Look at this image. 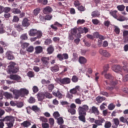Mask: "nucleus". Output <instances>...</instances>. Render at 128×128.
<instances>
[{
    "label": "nucleus",
    "mask_w": 128,
    "mask_h": 128,
    "mask_svg": "<svg viewBox=\"0 0 128 128\" xmlns=\"http://www.w3.org/2000/svg\"><path fill=\"white\" fill-rule=\"evenodd\" d=\"M30 124H30V122L28 120L24 121L21 124V126H24V128H28V126H30Z\"/></svg>",
    "instance_id": "c85d7f7f"
},
{
    "label": "nucleus",
    "mask_w": 128,
    "mask_h": 128,
    "mask_svg": "<svg viewBox=\"0 0 128 128\" xmlns=\"http://www.w3.org/2000/svg\"><path fill=\"white\" fill-rule=\"evenodd\" d=\"M20 39L24 40H28V35L26 34H23L20 36Z\"/></svg>",
    "instance_id": "bf43d9fd"
},
{
    "label": "nucleus",
    "mask_w": 128,
    "mask_h": 128,
    "mask_svg": "<svg viewBox=\"0 0 128 128\" xmlns=\"http://www.w3.org/2000/svg\"><path fill=\"white\" fill-rule=\"evenodd\" d=\"M28 76L29 78H34V72L32 71H30L28 73Z\"/></svg>",
    "instance_id": "4d7b16f0"
},
{
    "label": "nucleus",
    "mask_w": 128,
    "mask_h": 128,
    "mask_svg": "<svg viewBox=\"0 0 128 128\" xmlns=\"http://www.w3.org/2000/svg\"><path fill=\"white\" fill-rule=\"evenodd\" d=\"M92 112L96 114V116H98L100 114V112L98 110L96 106H92Z\"/></svg>",
    "instance_id": "bb28decb"
},
{
    "label": "nucleus",
    "mask_w": 128,
    "mask_h": 128,
    "mask_svg": "<svg viewBox=\"0 0 128 128\" xmlns=\"http://www.w3.org/2000/svg\"><path fill=\"white\" fill-rule=\"evenodd\" d=\"M2 10L3 12H5V14H8L10 12L12 8L10 7H4V6H2Z\"/></svg>",
    "instance_id": "4be33fe9"
},
{
    "label": "nucleus",
    "mask_w": 128,
    "mask_h": 128,
    "mask_svg": "<svg viewBox=\"0 0 128 128\" xmlns=\"http://www.w3.org/2000/svg\"><path fill=\"white\" fill-rule=\"evenodd\" d=\"M71 80L72 82H78V78L76 76L74 75L72 76Z\"/></svg>",
    "instance_id": "f704fd0d"
},
{
    "label": "nucleus",
    "mask_w": 128,
    "mask_h": 128,
    "mask_svg": "<svg viewBox=\"0 0 128 128\" xmlns=\"http://www.w3.org/2000/svg\"><path fill=\"white\" fill-rule=\"evenodd\" d=\"M70 92L72 94H76V92H78V91H76V89H74V88L70 90Z\"/></svg>",
    "instance_id": "338daca9"
},
{
    "label": "nucleus",
    "mask_w": 128,
    "mask_h": 128,
    "mask_svg": "<svg viewBox=\"0 0 128 128\" xmlns=\"http://www.w3.org/2000/svg\"><path fill=\"white\" fill-rule=\"evenodd\" d=\"M37 96L38 100H40V102H42V100L45 98L44 94V93H39L37 94Z\"/></svg>",
    "instance_id": "b1692460"
},
{
    "label": "nucleus",
    "mask_w": 128,
    "mask_h": 128,
    "mask_svg": "<svg viewBox=\"0 0 128 128\" xmlns=\"http://www.w3.org/2000/svg\"><path fill=\"white\" fill-rule=\"evenodd\" d=\"M20 92L21 94L22 98H24V96H28V94H29L28 90L26 88L20 89Z\"/></svg>",
    "instance_id": "f8f14e48"
},
{
    "label": "nucleus",
    "mask_w": 128,
    "mask_h": 128,
    "mask_svg": "<svg viewBox=\"0 0 128 128\" xmlns=\"http://www.w3.org/2000/svg\"><path fill=\"white\" fill-rule=\"evenodd\" d=\"M44 96L46 98H52V95L50 94V92H46L44 94Z\"/></svg>",
    "instance_id": "ea45409f"
},
{
    "label": "nucleus",
    "mask_w": 128,
    "mask_h": 128,
    "mask_svg": "<svg viewBox=\"0 0 128 128\" xmlns=\"http://www.w3.org/2000/svg\"><path fill=\"white\" fill-rule=\"evenodd\" d=\"M52 94L53 96H54L58 98V100H61V98H62L64 97V95H62V93H60V92L58 90L56 91V92H53Z\"/></svg>",
    "instance_id": "1a4fd4ad"
},
{
    "label": "nucleus",
    "mask_w": 128,
    "mask_h": 128,
    "mask_svg": "<svg viewBox=\"0 0 128 128\" xmlns=\"http://www.w3.org/2000/svg\"><path fill=\"white\" fill-rule=\"evenodd\" d=\"M42 128H50V125L48 124L45 122V123H42Z\"/></svg>",
    "instance_id": "69168bd1"
},
{
    "label": "nucleus",
    "mask_w": 128,
    "mask_h": 128,
    "mask_svg": "<svg viewBox=\"0 0 128 128\" xmlns=\"http://www.w3.org/2000/svg\"><path fill=\"white\" fill-rule=\"evenodd\" d=\"M0 122H8L6 124L9 128H12L14 126V118L12 116H6L3 119L0 120Z\"/></svg>",
    "instance_id": "f03ea898"
},
{
    "label": "nucleus",
    "mask_w": 128,
    "mask_h": 128,
    "mask_svg": "<svg viewBox=\"0 0 128 128\" xmlns=\"http://www.w3.org/2000/svg\"><path fill=\"white\" fill-rule=\"evenodd\" d=\"M100 94H102V96H106V98L108 97V93L106 92L102 91L100 92Z\"/></svg>",
    "instance_id": "680f3d73"
},
{
    "label": "nucleus",
    "mask_w": 128,
    "mask_h": 128,
    "mask_svg": "<svg viewBox=\"0 0 128 128\" xmlns=\"http://www.w3.org/2000/svg\"><path fill=\"white\" fill-rule=\"evenodd\" d=\"M117 12V10H113L110 12V14H111V16L114 18H118V15H116Z\"/></svg>",
    "instance_id": "473e14b6"
},
{
    "label": "nucleus",
    "mask_w": 128,
    "mask_h": 128,
    "mask_svg": "<svg viewBox=\"0 0 128 128\" xmlns=\"http://www.w3.org/2000/svg\"><path fill=\"white\" fill-rule=\"evenodd\" d=\"M125 6L124 5H119L117 6V8L118 10H120V12H122L123 10H124Z\"/></svg>",
    "instance_id": "58836bf2"
},
{
    "label": "nucleus",
    "mask_w": 128,
    "mask_h": 128,
    "mask_svg": "<svg viewBox=\"0 0 128 128\" xmlns=\"http://www.w3.org/2000/svg\"><path fill=\"white\" fill-rule=\"evenodd\" d=\"M78 32V29L74 28L71 30V34L72 36H76Z\"/></svg>",
    "instance_id": "09e8293b"
},
{
    "label": "nucleus",
    "mask_w": 128,
    "mask_h": 128,
    "mask_svg": "<svg viewBox=\"0 0 128 128\" xmlns=\"http://www.w3.org/2000/svg\"><path fill=\"white\" fill-rule=\"evenodd\" d=\"M54 88V84H50L48 86V90L50 92H52Z\"/></svg>",
    "instance_id": "5fc2aeb1"
},
{
    "label": "nucleus",
    "mask_w": 128,
    "mask_h": 128,
    "mask_svg": "<svg viewBox=\"0 0 128 128\" xmlns=\"http://www.w3.org/2000/svg\"><path fill=\"white\" fill-rule=\"evenodd\" d=\"M114 31L116 34H120V29L118 26H114Z\"/></svg>",
    "instance_id": "49530a36"
},
{
    "label": "nucleus",
    "mask_w": 128,
    "mask_h": 128,
    "mask_svg": "<svg viewBox=\"0 0 128 128\" xmlns=\"http://www.w3.org/2000/svg\"><path fill=\"white\" fill-rule=\"evenodd\" d=\"M96 100L100 104V102H102L104 100H106V98L98 96L96 98Z\"/></svg>",
    "instance_id": "393cba45"
},
{
    "label": "nucleus",
    "mask_w": 128,
    "mask_h": 128,
    "mask_svg": "<svg viewBox=\"0 0 128 128\" xmlns=\"http://www.w3.org/2000/svg\"><path fill=\"white\" fill-rule=\"evenodd\" d=\"M104 118H100L99 120H96L94 121V124L97 126H102V124H104Z\"/></svg>",
    "instance_id": "a211bd4d"
},
{
    "label": "nucleus",
    "mask_w": 128,
    "mask_h": 128,
    "mask_svg": "<svg viewBox=\"0 0 128 128\" xmlns=\"http://www.w3.org/2000/svg\"><path fill=\"white\" fill-rule=\"evenodd\" d=\"M68 112H70V114H71L72 115L76 114V109H72V108H70L68 109Z\"/></svg>",
    "instance_id": "a18cd8bd"
},
{
    "label": "nucleus",
    "mask_w": 128,
    "mask_h": 128,
    "mask_svg": "<svg viewBox=\"0 0 128 128\" xmlns=\"http://www.w3.org/2000/svg\"><path fill=\"white\" fill-rule=\"evenodd\" d=\"M23 26H30V22L28 18H24L22 22Z\"/></svg>",
    "instance_id": "412c9836"
},
{
    "label": "nucleus",
    "mask_w": 128,
    "mask_h": 128,
    "mask_svg": "<svg viewBox=\"0 0 128 128\" xmlns=\"http://www.w3.org/2000/svg\"><path fill=\"white\" fill-rule=\"evenodd\" d=\"M58 82H60V84H70L71 82V80L69 78H64L58 79Z\"/></svg>",
    "instance_id": "39448f33"
},
{
    "label": "nucleus",
    "mask_w": 128,
    "mask_h": 128,
    "mask_svg": "<svg viewBox=\"0 0 128 128\" xmlns=\"http://www.w3.org/2000/svg\"><path fill=\"white\" fill-rule=\"evenodd\" d=\"M78 62L80 64H86L88 62V60L86 58L82 56L79 57L78 58Z\"/></svg>",
    "instance_id": "2eb2a0df"
},
{
    "label": "nucleus",
    "mask_w": 128,
    "mask_h": 128,
    "mask_svg": "<svg viewBox=\"0 0 128 128\" xmlns=\"http://www.w3.org/2000/svg\"><path fill=\"white\" fill-rule=\"evenodd\" d=\"M8 70L10 74H16L18 72V68L16 66L14 62H10L8 66Z\"/></svg>",
    "instance_id": "7ed1b4c3"
},
{
    "label": "nucleus",
    "mask_w": 128,
    "mask_h": 128,
    "mask_svg": "<svg viewBox=\"0 0 128 128\" xmlns=\"http://www.w3.org/2000/svg\"><path fill=\"white\" fill-rule=\"evenodd\" d=\"M14 26L15 28H16L18 32H22V30H23L22 28V26L20 25V24H16Z\"/></svg>",
    "instance_id": "72a5a7b5"
},
{
    "label": "nucleus",
    "mask_w": 128,
    "mask_h": 128,
    "mask_svg": "<svg viewBox=\"0 0 128 128\" xmlns=\"http://www.w3.org/2000/svg\"><path fill=\"white\" fill-rule=\"evenodd\" d=\"M35 50L36 54H40V52H42V47L40 46L36 47Z\"/></svg>",
    "instance_id": "c756f323"
},
{
    "label": "nucleus",
    "mask_w": 128,
    "mask_h": 128,
    "mask_svg": "<svg viewBox=\"0 0 128 128\" xmlns=\"http://www.w3.org/2000/svg\"><path fill=\"white\" fill-rule=\"evenodd\" d=\"M31 110H33L34 112H38V110H40V108H38V106H33L31 108Z\"/></svg>",
    "instance_id": "3c124183"
},
{
    "label": "nucleus",
    "mask_w": 128,
    "mask_h": 128,
    "mask_svg": "<svg viewBox=\"0 0 128 128\" xmlns=\"http://www.w3.org/2000/svg\"><path fill=\"white\" fill-rule=\"evenodd\" d=\"M41 60L42 62V64L44 66H48L49 64L48 61L50 60V58L48 57H42Z\"/></svg>",
    "instance_id": "4468645a"
},
{
    "label": "nucleus",
    "mask_w": 128,
    "mask_h": 128,
    "mask_svg": "<svg viewBox=\"0 0 128 128\" xmlns=\"http://www.w3.org/2000/svg\"><path fill=\"white\" fill-rule=\"evenodd\" d=\"M50 70L53 72H56L60 70V66H58V65L56 64L54 66L50 68Z\"/></svg>",
    "instance_id": "6ab92c4d"
},
{
    "label": "nucleus",
    "mask_w": 128,
    "mask_h": 128,
    "mask_svg": "<svg viewBox=\"0 0 128 128\" xmlns=\"http://www.w3.org/2000/svg\"><path fill=\"white\" fill-rule=\"evenodd\" d=\"M108 64H107L104 66V71L102 72V74H104L108 72Z\"/></svg>",
    "instance_id": "4c0bfd02"
},
{
    "label": "nucleus",
    "mask_w": 128,
    "mask_h": 128,
    "mask_svg": "<svg viewBox=\"0 0 128 128\" xmlns=\"http://www.w3.org/2000/svg\"><path fill=\"white\" fill-rule=\"evenodd\" d=\"M12 12L14 14H20L21 11L18 8H14L12 9Z\"/></svg>",
    "instance_id": "7c9ffc66"
},
{
    "label": "nucleus",
    "mask_w": 128,
    "mask_h": 128,
    "mask_svg": "<svg viewBox=\"0 0 128 128\" xmlns=\"http://www.w3.org/2000/svg\"><path fill=\"white\" fill-rule=\"evenodd\" d=\"M99 52L100 54L104 56H105L106 58H110V54L108 53V52L106 50L100 49Z\"/></svg>",
    "instance_id": "6e6552de"
},
{
    "label": "nucleus",
    "mask_w": 128,
    "mask_h": 128,
    "mask_svg": "<svg viewBox=\"0 0 128 128\" xmlns=\"http://www.w3.org/2000/svg\"><path fill=\"white\" fill-rule=\"evenodd\" d=\"M57 122L58 124H62L64 122V119L62 117H60L59 118H57Z\"/></svg>",
    "instance_id": "e433bc0d"
},
{
    "label": "nucleus",
    "mask_w": 128,
    "mask_h": 128,
    "mask_svg": "<svg viewBox=\"0 0 128 128\" xmlns=\"http://www.w3.org/2000/svg\"><path fill=\"white\" fill-rule=\"evenodd\" d=\"M6 56L10 60H14V56L12 55V51H8L6 52Z\"/></svg>",
    "instance_id": "f3484780"
},
{
    "label": "nucleus",
    "mask_w": 128,
    "mask_h": 128,
    "mask_svg": "<svg viewBox=\"0 0 128 128\" xmlns=\"http://www.w3.org/2000/svg\"><path fill=\"white\" fill-rule=\"evenodd\" d=\"M100 16V14L98 10L94 11L92 13V18H98Z\"/></svg>",
    "instance_id": "a878e982"
},
{
    "label": "nucleus",
    "mask_w": 128,
    "mask_h": 128,
    "mask_svg": "<svg viewBox=\"0 0 128 128\" xmlns=\"http://www.w3.org/2000/svg\"><path fill=\"white\" fill-rule=\"evenodd\" d=\"M58 26V28H62V25L58 22H54V24H52L50 26L51 28H52V30H58V27L54 26Z\"/></svg>",
    "instance_id": "dca6fc26"
},
{
    "label": "nucleus",
    "mask_w": 128,
    "mask_h": 128,
    "mask_svg": "<svg viewBox=\"0 0 128 128\" xmlns=\"http://www.w3.org/2000/svg\"><path fill=\"white\" fill-rule=\"evenodd\" d=\"M38 30L36 29H32L30 30L29 36H34L36 34Z\"/></svg>",
    "instance_id": "5701e85b"
},
{
    "label": "nucleus",
    "mask_w": 128,
    "mask_h": 128,
    "mask_svg": "<svg viewBox=\"0 0 128 128\" xmlns=\"http://www.w3.org/2000/svg\"><path fill=\"white\" fill-rule=\"evenodd\" d=\"M89 110L88 106L86 104L83 105L82 106H79L78 112L79 116L78 120L82 122H86V112Z\"/></svg>",
    "instance_id": "f257e3e1"
},
{
    "label": "nucleus",
    "mask_w": 128,
    "mask_h": 128,
    "mask_svg": "<svg viewBox=\"0 0 128 128\" xmlns=\"http://www.w3.org/2000/svg\"><path fill=\"white\" fill-rule=\"evenodd\" d=\"M78 10H80V12H84V10H86V8L82 6H78Z\"/></svg>",
    "instance_id": "052dcab7"
},
{
    "label": "nucleus",
    "mask_w": 128,
    "mask_h": 128,
    "mask_svg": "<svg viewBox=\"0 0 128 128\" xmlns=\"http://www.w3.org/2000/svg\"><path fill=\"white\" fill-rule=\"evenodd\" d=\"M39 120H40V122H48V118H46L45 117L40 116L39 118Z\"/></svg>",
    "instance_id": "8fccbe9b"
},
{
    "label": "nucleus",
    "mask_w": 128,
    "mask_h": 128,
    "mask_svg": "<svg viewBox=\"0 0 128 128\" xmlns=\"http://www.w3.org/2000/svg\"><path fill=\"white\" fill-rule=\"evenodd\" d=\"M4 94L6 98H12V95L8 92H5Z\"/></svg>",
    "instance_id": "864d4df0"
},
{
    "label": "nucleus",
    "mask_w": 128,
    "mask_h": 128,
    "mask_svg": "<svg viewBox=\"0 0 128 128\" xmlns=\"http://www.w3.org/2000/svg\"><path fill=\"white\" fill-rule=\"evenodd\" d=\"M52 42V40L50 38L46 39L44 41V44L46 46H48V44H50Z\"/></svg>",
    "instance_id": "79ce46f5"
},
{
    "label": "nucleus",
    "mask_w": 128,
    "mask_h": 128,
    "mask_svg": "<svg viewBox=\"0 0 128 128\" xmlns=\"http://www.w3.org/2000/svg\"><path fill=\"white\" fill-rule=\"evenodd\" d=\"M10 78L16 80L17 82H22V77L18 74H11L10 76Z\"/></svg>",
    "instance_id": "423d86ee"
},
{
    "label": "nucleus",
    "mask_w": 128,
    "mask_h": 128,
    "mask_svg": "<svg viewBox=\"0 0 128 128\" xmlns=\"http://www.w3.org/2000/svg\"><path fill=\"white\" fill-rule=\"evenodd\" d=\"M118 20H119V22H124L126 20V18L124 16H120L119 18L117 17V18H116Z\"/></svg>",
    "instance_id": "6e6d98bb"
},
{
    "label": "nucleus",
    "mask_w": 128,
    "mask_h": 128,
    "mask_svg": "<svg viewBox=\"0 0 128 128\" xmlns=\"http://www.w3.org/2000/svg\"><path fill=\"white\" fill-rule=\"evenodd\" d=\"M12 92L14 96V98L18 100L20 96H21L20 90H14Z\"/></svg>",
    "instance_id": "9d476101"
},
{
    "label": "nucleus",
    "mask_w": 128,
    "mask_h": 128,
    "mask_svg": "<svg viewBox=\"0 0 128 128\" xmlns=\"http://www.w3.org/2000/svg\"><path fill=\"white\" fill-rule=\"evenodd\" d=\"M112 126V123L110 122L106 121L104 124L105 128H110Z\"/></svg>",
    "instance_id": "37998d69"
},
{
    "label": "nucleus",
    "mask_w": 128,
    "mask_h": 128,
    "mask_svg": "<svg viewBox=\"0 0 128 128\" xmlns=\"http://www.w3.org/2000/svg\"><path fill=\"white\" fill-rule=\"evenodd\" d=\"M113 122L116 126V127H114L112 126L113 128H118V125L120 124V120L118 118H115L113 119Z\"/></svg>",
    "instance_id": "cd10ccee"
},
{
    "label": "nucleus",
    "mask_w": 128,
    "mask_h": 128,
    "mask_svg": "<svg viewBox=\"0 0 128 128\" xmlns=\"http://www.w3.org/2000/svg\"><path fill=\"white\" fill-rule=\"evenodd\" d=\"M60 113L58 112H56L53 114V116L55 120H57L58 118H60Z\"/></svg>",
    "instance_id": "603ef678"
},
{
    "label": "nucleus",
    "mask_w": 128,
    "mask_h": 128,
    "mask_svg": "<svg viewBox=\"0 0 128 128\" xmlns=\"http://www.w3.org/2000/svg\"><path fill=\"white\" fill-rule=\"evenodd\" d=\"M52 12V8L49 6H48L43 9V12L44 14H50Z\"/></svg>",
    "instance_id": "9b49d317"
},
{
    "label": "nucleus",
    "mask_w": 128,
    "mask_h": 128,
    "mask_svg": "<svg viewBox=\"0 0 128 128\" xmlns=\"http://www.w3.org/2000/svg\"><path fill=\"white\" fill-rule=\"evenodd\" d=\"M57 58L59 60H68V54L64 53L63 54H58L57 55Z\"/></svg>",
    "instance_id": "0eeeda50"
},
{
    "label": "nucleus",
    "mask_w": 128,
    "mask_h": 128,
    "mask_svg": "<svg viewBox=\"0 0 128 128\" xmlns=\"http://www.w3.org/2000/svg\"><path fill=\"white\" fill-rule=\"evenodd\" d=\"M47 52L49 54H52L54 52V48L52 45H50L47 48Z\"/></svg>",
    "instance_id": "aec40b11"
},
{
    "label": "nucleus",
    "mask_w": 128,
    "mask_h": 128,
    "mask_svg": "<svg viewBox=\"0 0 128 128\" xmlns=\"http://www.w3.org/2000/svg\"><path fill=\"white\" fill-rule=\"evenodd\" d=\"M96 38H99V40H104V37L98 34V33L96 34Z\"/></svg>",
    "instance_id": "c03bdc74"
},
{
    "label": "nucleus",
    "mask_w": 128,
    "mask_h": 128,
    "mask_svg": "<svg viewBox=\"0 0 128 128\" xmlns=\"http://www.w3.org/2000/svg\"><path fill=\"white\" fill-rule=\"evenodd\" d=\"M40 8H36L34 10V14L35 16H38V14H40Z\"/></svg>",
    "instance_id": "a19ab883"
},
{
    "label": "nucleus",
    "mask_w": 128,
    "mask_h": 128,
    "mask_svg": "<svg viewBox=\"0 0 128 128\" xmlns=\"http://www.w3.org/2000/svg\"><path fill=\"white\" fill-rule=\"evenodd\" d=\"M32 90H33V92H34V94H36V92H38V86H34L32 88Z\"/></svg>",
    "instance_id": "774afa93"
},
{
    "label": "nucleus",
    "mask_w": 128,
    "mask_h": 128,
    "mask_svg": "<svg viewBox=\"0 0 128 128\" xmlns=\"http://www.w3.org/2000/svg\"><path fill=\"white\" fill-rule=\"evenodd\" d=\"M112 70L115 72H118L122 70V67L120 65H114L112 66Z\"/></svg>",
    "instance_id": "ddd939ff"
},
{
    "label": "nucleus",
    "mask_w": 128,
    "mask_h": 128,
    "mask_svg": "<svg viewBox=\"0 0 128 128\" xmlns=\"http://www.w3.org/2000/svg\"><path fill=\"white\" fill-rule=\"evenodd\" d=\"M92 22L94 24L98 25L100 24V21L98 19L92 20Z\"/></svg>",
    "instance_id": "0e129e2a"
},
{
    "label": "nucleus",
    "mask_w": 128,
    "mask_h": 128,
    "mask_svg": "<svg viewBox=\"0 0 128 128\" xmlns=\"http://www.w3.org/2000/svg\"><path fill=\"white\" fill-rule=\"evenodd\" d=\"M120 120L121 122H124V124L126 123L128 119H126L124 116H121L120 118Z\"/></svg>",
    "instance_id": "e2e57ef3"
},
{
    "label": "nucleus",
    "mask_w": 128,
    "mask_h": 128,
    "mask_svg": "<svg viewBox=\"0 0 128 128\" xmlns=\"http://www.w3.org/2000/svg\"><path fill=\"white\" fill-rule=\"evenodd\" d=\"M6 30H4V24H2L0 26V34H4Z\"/></svg>",
    "instance_id": "c9c22d12"
},
{
    "label": "nucleus",
    "mask_w": 128,
    "mask_h": 128,
    "mask_svg": "<svg viewBox=\"0 0 128 128\" xmlns=\"http://www.w3.org/2000/svg\"><path fill=\"white\" fill-rule=\"evenodd\" d=\"M36 35L38 38H40L42 36V32L41 31L38 30L36 33Z\"/></svg>",
    "instance_id": "de8ad7c7"
},
{
    "label": "nucleus",
    "mask_w": 128,
    "mask_h": 128,
    "mask_svg": "<svg viewBox=\"0 0 128 128\" xmlns=\"http://www.w3.org/2000/svg\"><path fill=\"white\" fill-rule=\"evenodd\" d=\"M105 84H106V90H113L114 88V86H116L118 84V80L112 81L109 84L108 82V80H105L104 82Z\"/></svg>",
    "instance_id": "20e7f679"
},
{
    "label": "nucleus",
    "mask_w": 128,
    "mask_h": 128,
    "mask_svg": "<svg viewBox=\"0 0 128 128\" xmlns=\"http://www.w3.org/2000/svg\"><path fill=\"white\" fill-rule=\"evenodd\" d=\"M104 78L107 80H114V76L110 74H104Z\"/></svg>",
    "instance_id": "2f4dec72"
},
{
    "label": "nucleus",
    "mask_w": 128,
    "mask_h": 128,
    "mask_svg": "<svg viewBox=\"0 0 128 128\" xmlns=\"http://www.w3.org/2000/svg\"><path fill=\"white\" fill-rule=\"evenodd\" d=\"M114 108H116V106L113 104H111L108 106V108L110 110H112L114 109Z\"/></svg>",
    "instance_id": "13d9d810"
}]
</instances>
